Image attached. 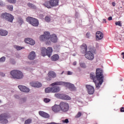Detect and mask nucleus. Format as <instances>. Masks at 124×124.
<instances>
[{
  "label": "nucleus",
  "instance_id": "1",
  "mask_svg": "<svg viewBox=\"0 0 124 124\" xmlns=\"http://www.w3.org/2000/svg\"><path fill=\"white\" fill-rule=\"evenodd\" d=\"M90 78L95 83L96 88H100L103 83V80H104L103 70L100 68H97L96 70V76L94 73H91L90 74Z\"/></svg>",
  "mask_w": 124,
  "mask_h": 124
},
{
  "label": "nucleus",
  "instance_id": "2",
  "mask_svg": "<svg viewBox=\"0 0 124 124\" xmlns=\"http://www.w3.org/2000/svg\"><path fill=\"white\" fill-rule=\"evenodd\" d=\"M40 40L45 42L46 45H50L51 42L56 43L58 42V37L56 34H53L51 35H50V32L46 31L45 32L44 35H42L40 36Z\"/></svg>",
  "mask_w": 124,
  "mask_h": 124
},
{
  "label": "nucleus",
  "instance_id": "3",
  "mask_svg": "<svg viewBox=\"0 0 124 124\" xmlns=\"http://www.w3.org/2000/svg\"><path fill=\"white\" fill-rule=\"evenodd\" d=\"M59 2H60L59 0H49V1L45 2L43 5L46 6V7L47 8L50 9L52 8V7L59 6Z\"/></svg>",
  "mask_w": 124,
  "mask_h": 124
},
{
  "label": "nucleus",
  "instance_id": "4",
  "mask_svg": "<svg viewBox=\"0 0 124 124\" xmlns=\"http://www.w3.org/2000/svg\"><path fill=\"white\" fill-rule=\"evenodd\" d=\"M10 74L14 79H22V78H24V74H23V73L17 70L12 71L10 72Z\"/></svg>",
  "mask_w": 124,
  "mask_h": 124
},
{
  "label": "nucleus",
  "instance_id": "5",
  "mask_svg": "<svg viewBox=\"0 0 124 124\" xmlns=\"http://www.w3.org/2000/svg\"><path fill=\"white\" fill-rule=\"evenodd\" d=\"M64 84V82L62 81H57L50 84L52 89V93H59L61 91V88L59 86H62Z\"/></svg>",
  "mask_w": 124,
  "mask_h": 124
},
{
  "label": "nucleus",
  "instance_id": "6",
  "mask_svg": "<svg viewBox=\"0 0 124 124\" xmlns=\"http://www.w3.org/2000/svg\"><path fill=\"white\" fill-rule=\"evenodd\" d=\"M52 53H53V48L51 47H48L47 49L45 47H42L41 48V54L43 57L48 56V58H50L52 56Z\"/></svg>",
  "mask_w": 124,
  "mask_h": 124
},
{
  "label": "nucleus",
  "instance_id": "7",
  "mask_svg": "<svg viewBox=\"0 0 124 124\" xmlns=\"http://www.w3.org/2000/svg\"><path fill=\"white\" fill-rule=\"evenodd\" d=\"M0 18H1L2 19H4V20H6L10 23H13V20H14V16L11 14L7 13H4L2 14L0 16Z\"/></svg>",
  "mask_w": 124,
  "mask_h": 124
},
{
  "label": "nucleus",
  "instance_id": "8",
  "mask_svg": "<svg viewBox=\"0 0 124 124\" xmlns=\"http://www.w3.org/2000/svg\"><path fill=\"white\" fill-rule=\"evenodd\" d=\"M60 110L62 112H67L69 110V104L65 102H61L59 104Z\"/></svg>",
  "mask_w": 124,
  "mask_h": 124
},
{
  "label": "nucleus",
  "instance_id": "9",
  "mask_svg": "<svg viewBox=\"0 0 124 124\" xmlns=\"http://www.w3.org/2000/svg\"><path fill=\"white\" fill-rule=\"evenodd\" d=\"M10 118V115L7 113H3L0 115V123L1 124H7L8 120L7 119Z\"/></svg>",
  "mask_w": 124,
  "mask_h": 124
},
{
  "label": "nucleus",
  "instance_id": "10",
  "mask_svg": "<svg viewBox=\"0 0 124 124\" xmlns=\"http://www.w3.org/2000/svg\"><path fill=\"white\" fill-rule=\"evenodd\" d=\"M27 22H28V23H30L32 26H33L34 27H38V20L33 17H28L26 18Z\"/></svg>",
  "mask_w": 124,
  "mask_h": 124
},
{
  "label": "nucleus",
  "instance_id": "11",
  "mask_svg": "<svg viewBox=\"0 0 124 124\" xmlns=\"http://www.w3.org/2000/svg\"><path fill=\"white\" fill-rule=\"evenodd\" d=\"M85 58L89 61H93L94 59V56L92 52L88 51L84 55Z\"/></svg>",
  "mask_w": 124,
  "mask_h": 124
},
{
  "label": "nucleus",
  "instance_id": "12",
  "mask_svg": "<svg viewBox=\"0 0 124 124\" xmlns=\"http://www.w3.org/2000/svg\"><path fill=\"white\" fill-rule=\"evenodd\" d=\"M103 33L100 31H97L96 32V40H101L103 38Z\"/></svg>",
  "mask_w": 124,
  "mask_h": 124
},
{
  "label": "nucleus",
  "instance_id": "13",
  "mask_svg": "<svg viewBox=\"0 0 124 124\" xmlns=\"http://www.w3.org/2000/svg\"><path fill=\"white\" fill-rule=\"evenodd\" d=\"M18 88L21 92H23V93H29V92H30V89L28 88L26 86L19 85Z\"/></svg>",
  "mask_w": 124,
  "mask_h": 124
},
{
  "label": "nucleus",
  "instance_id": "14",
  "mask_svg": "<svg viewBox=\"0 0 124 124\" xmlns=\"http://www.w3.org/2000/svg\"><path fill=\"white\" fill-rule=\"evenodd\" d=\"M86 88L88 89V93L89 94H93L94 93V88L91 85H86Z\"/></svg>",
  "mask_w": 124,
  "mask_h": 124
},
{
  "label": "nucleus",
  "instance_id": "15",
  "mask_svg": "<svg viewBox=\"0 0 124 124\" xmlns=\"http://www.w3.org/2000/svg\"><path fill=\"white\" fill-rule=\"evenodd\" d=\"M30 85L34 88H41L42 86V84L39 82H31L30 83Z\"/></svg>",
  "mask_w": 124,
  "mask_h": 124
},
{
  "label": "nucleus",
  "instance_id": "16",
  "mask_svg": "<svg viewBox=\"0 0 124 124\" xmlns=\"http://www.w3.org/2000/svg\"><path fill=\"white\" fill-rule=\"evenodd\" d=\"M63 85L66 86V87H68V88L70 90V91H75L76 90V88L75 86L72 84H70L69 83H64Z\"/></svg>",
  "mask_w": 124,
  "mask_h": 124
},
{
  "label": "nucleus",
  "instance_id": "17",
  "mask_svg": "<svg viewBox=\"0 0 124 124\" xmlns=\"http://www.w3.org/2000/svg\"><path fill=\"white\" fill-rule=\"evenodd\" d=\"M52 110L55 112V113H58L61 112V108L60 105H55L52 107Z\"/></svg>",
  "mask_w": 124,
  "mask_h": 124
},
{
  "label": "nucleus",
  "instance_id": "18",
  "mask_svg": "<svg viewBox=\"0 0 124 124\" xmlns=\"http://www.w3.org/2000/svg\"><path fill=\"white\" fill-rule=\"evenodd\" d=\"M25 42L28 44H30V45H34V44H35L34 40L30 38L25 39Z\"/></svg>",
  "mask_w": 124,
  "mask_h": 124
},
{
  "label": "nucleus",
  "instance_id": "19",
  "mask_svg": "<svg viewBox=\"0 0 124 124\" xmlns=\"http://www.w3.org/2000/svg\"><path fill=\"white\" fill-rule=\"evenodd\" d=\"M81 54H86V53L87 52V50H88V46H87V45L83 44L81 46Z\"/></svg>",
  "mask_w": 124,
  "mask_h": 124
},
{
  "label": "nucleus",
  "instance_id": "20",
  "mask_svg": "<svg viewBox=\"0 0 124 124\" xmlns=\"http://www.w3.org/2000/svg\"><path fill=\"white\" fill-rule=\"evenodd\" d=\"M35 52L34 51H31L28 56V59L31 61H32V60L35 59Z\"/></svg>",
  "mask_w": 124,
  "mask_h": 124
},
{
  "label": "nucleus",
  "instance_id": "21",
  "mask_svg": "<svg viewBox=\"0 0 124 124\" xmlns=\"http://www.w3.org/2000/svg\"><path fill=\"white\" fill-rule=\"evenodd\" d=\"M39 114L40 115V116H41V117H43V118H48L50 117V115H49V114L44 111H39Z\"/></svg>",
  "mask_w": 124,
  "mask_h": 124
},
{
  "label": "nucleus",
  "instance_id": "22",
  "mask_svg": "<svg viewBox=\"0 0 124 124\" xmlns=\"http://www.w3.org/2000/svg\"><path fill=\"white\" fill-rule=\"evenodd\" d=\"M8 34V31L2 29H0V35L1 36H6Z\"/></svg>",
  "mask_w": 124,
  "mask_h": 124
},
{
  "label": "nucleus",
  "instance_id": "23",
  "mask_svg": "<svg viewBox=\"0 0 124 124\" xmlns=\"http://www.w3.org/2000/svg\"><path fill=\"white\" fill-rule=\"evenodd\" d=\"M48 76L49 78H56L57 75L54 71H50L48 73Z\"/></svg>",
  "mask_w": 124,
  "mask_h": 124
},
{
  "label": "nucleus",
  "instance_id": "24",
  "mask_svg": "<svg viewBox=\"0 0 124 124\" xmlns=\"http://www.w3.org/2000/svg\"><path fill=\"white\" fill-rule=\"evenodd\" d=\"M60 59V56L58 54H54L51 57V60L52 62H57Z\"/></svg>",
  "mask_w": 124,
  "mask_h": 124
},
{
  "label": "nucleus",
  "instance_id": "25",
  "mask_svg": "<svg viewBox=\"0 0 124 124\" xmlns=\"http://www.w3.org/2000/svg\"><path fill=\"white\" fill-rule=\"evenodd\" d=\"M61 99H63L64 100H70L71 98L65 94H62Z\"/></svg>",
  "mask_w": 124,
  "mask_h": 124
},
{
  "label": "nucleus",
  "instance_id": "26",
  "mask_svg": "<svg viewBox=\"0 0 124 124\" xmlns=\"http://www.w3.org/2000/svg\"><path fill=\"white\" fill-rule=\"evenodd\" d=\"M46 93H53L52 87H47L45 89V90Z\"/></svg>",
  "mask_w": 124,
  "mask_h": 124
},
{
  "label": "nucleus",
  "instance_id": "27",
  "mask_svg": "<svg viewBox=\"0 0 124 124\" xmlns=\"http://www.w3.org/2000/svg\"><path fill=\"white\" fill-rule=\"evenodd\" d=\"M27 5L29 6V7H30V8H31L32 9H36V6H35V5H33V4L31 3H28Z\"/></svg>",
  "mask_w": 124,
  "mask_h": 124
},
{
  "label": "nucleus",
  "instance_id": "28",
  "mask_svg": "<svg viewBox=\"0 0 124 124\" xmlns=\"http://www.w3.org/2000/svg\"><path fill=\"white\" fill-rule=\"evenodd\" d=\"M45 21H46V22H47V23L51 22V16H46L45 17Z\"/></svg>",
  "mask_w": 124,
  "mask_h": 124
},
{
  "label": "nucleus",
  "instance_id": "29",
  "mask_svg": "<svg viewBox=\"0 0 124 124\" xmlns=\"http://www.w3.org/2000/svg\"><path fill=\"white\" fill-rule=\"evenodd\" d=\"M82 115H83V114L82 113V112H81V111H79L77 115L75 116V118L76 119H79V118H80V117H81V116H82Z\"/></svg>",
  "mask_w": 124,
  "mask_h": 124
},
{
  "label": "nucleus",
  "instance_id": "30",
  "mask_svg": "<svg viewBox=\"0 0 124 124\" xmlns=\"http://www.w3.org/2000/svg\"><path fill=\"white\" fill-rule=\"evenodd\" d=\"M31 119H27V120H26L25 121V123L24 124H31Z\"/></svg>",
  "mask_w": 124,
  "mask_h": 124
},
{
  "label": "nucleus",
  "instance_id": "31",
  "mask_svg": "<svg viewBox=\"0 0 124 124\" xmlns=\"http://www.w3.org/2000/svg\"><path fill=\"white\" fill-rule=\"evenodd\" d=\"M7 9L8 10H10V11H13V5H8L7 6Z\"/></svg>",
  "mask_w": 124,
  "mask_h": 124
},
{
  "label": "nucleus",
  "instance_id": "32",
  "mask_svg": "<svg viewBox=\"0 0 124 124\" xmlns=\"http://www.w3.org/2000/svg\"><path fill=\"white\" fill-rule=\"evenodd\" d=\"M8 2H9V3H12L13 4L16 3V0H7Z\"/></svg>",
  "mask_w": 124,
  "mask_h": 124
},
{
  "label": "nucleus",
  "instance_id": "33",
  "mask_svg": "<svg viewBox=\"0 0 124 124\" xmlns=\"http://www.w3.org/2000/svg\"><path fill=\"white\" fill-rule=\"evenodd\" d=\"M62 94H61V93H55V96H56V97H58V98L62 99Z\"/></svg>",
  "mask_w": 124,
  "mask_h": 124
},
{
  "label": "nucleus",
  "instance_id": "34",
  "mask_svg": "<svg viewBox=\"0 0 124 124\" xmlns=\"http://www.w3.org/2000/svg\"><path fill=\"white\" fill-rule=\"evenodd\" d=\"M44 102H46V103H48V102H50L51 101V100L49 98H46L44 99Z\"/></svg>",
  "mask_w": 124,
  "mask_h": 124
},
{
  "label": "nucleus",
  "instance_id": "35",
  "mask_svg": "<svg viewBox=\"0 0 124 124\" xmlns=\"http://www.w3.org/2000/svg\"><path fill=\"white\" fill-rule=\"evenodd\" d=\"M15 48L16 49V50H17L18 51L20 50H22V49H23V47L20 46H15Z\"/></svg>",
  "mask_w": 124,
  "mask_h": 124
},
{
  "label": "nucleus",
  "instance_id": "36",
  "mask_svg": "<svg viewBox=\"0 0 124 124\" xmlns=\"http://www.w3.org/2000/svg\"><path fill=\"white\" fill-rule=\"evenodd\" d=\"M62 123L63 124H68V123H69V121H68V119H66L64 120H62Z\"/></svg>",
  "mask_w": 124,
  "mask_h": 124
},
{
  "label": "nucleus",
  "instance_id": "37",
  "mask_svg": "<svg viewBox=\"0 0 124 124\" xmlns=\"http://www.w3.org/2000/svg\"><path fill=\"white\" fill-rule=\"evenodd\" d=\"M5 62V57H2L1 58H0V62Z\"/></svg>",
  "mask_w": 124,
  "mask_h": 124
},
{
  "label": "nucleus",
  "instance_id": "38",
  "mask_svg": "<svg viewBox=\"0 0 124 124\" xmlns=\"http://www.w3.org/2000/svg\"><path fill=\"white\" fill-rule=\"evenodd\" d=\"M116 26H119V27H122V23L121 21H117L115 22Z\"/></svg>",
  "mask_w": 124,
  "mask_h": 124
},
{
  "label": "nucleus",
  "instance_id": "39",
  "mask_svg": "<svg viewBox=\"0 0 124 124\" xmlns=\"http://www.w3.org/2000/svg\"><path fill=\"white\" fill-rule=\"evenodd\" d=\"M80 66L81 67H83V68H86V64L85 63H80Z\"/></svg>",
  "mask_w": 124,
  "mask_h": 124
},
{
  "label": "nucleus",
  "instance_id": "40",
  "mask_svg": "<svg viewBox=\"0 0 124 124\" xmlns=\"http://www.w3.org/2000/svg\"><path fill=\"white\" fill-rule=\"evenodd\" d=\"M18 23L22 24L23 23H24V20H23V19L19 18H18Z\"/></svg>",
  "mask_w": 124,
  "mask_h": 124
},
{
  "label": "nucleus",
  "instance_id": "41",
  "mask_svg": "<svg viewBox=\"0 0 124 124\" xmlns=\"http://www.w3.org/2000/svg\"><path fill=\"white\" fill-rule=\"evenodd\" d=\"M90 36H91V34H90V32H87L86 33V37L87 38H90Z\"/></svg>",
  "mask_w": 124,
  "mask_h": 124
},
{
  "label": "nucleus",
  "instance_id": "42",
  "mask_svg": "<svg viewBox=\"0 0 124 124\" xmlns=\"http://www.w3.org/2000/svg\"><path fill=\"white\" fill-rule=\"evenodd\" d=\"M0 76H2V77H4V76H5V74L2 72H0Z\"/></svg>",
  "mask_w": 124,
  "mask_h": 124
},
{
  "label": "nucleus",
  "instance_id": "43",
  "mask_svg": "<svg viewBox=\"0 0 124 124\" xmlns=\"http://www.w3.org/2000/svg\"><path fill=\"white\" fill-rule=\"evenodd\" d=\"M120 112H124V107H122L120 109Z\"/></svg>",
  "mask_w": 124,
  "mask_h": 124
},
{
  "label": "nucleus",
  "instance_id": "44",
  "mask_svg": "<svg viewBox=\"0 0 124 124\" xmlns=\"http://www.w3.org/2000/svg\"><path fill=\"white\" fill-rule=\"evenodd\" d=\"M67 75H72V72H70V71H68L67 72Z\"/></svg>",
  "mask_w": 124,
  "mask_h": 124
},
{
  "label": "nucleus",
  "instance_id": "45",
  "mask_svg": "<svg viewBox=\"0 0 124 124\" xmlns=\"http://www.w3.org/2000/svg\"><path fill=\"white\" fill-rule=\"evenodd\" d=\"M2 5H3V2L2 1L0 0V6H2Z\"/></svg>",
  "mask_w": 124,
  "mask_h": 124
},
{
  "label": "nucleus",
  "instance_id": "46",
  "mask_svg": "<svg viewBox=\"0 0 124 124\" xmlns=\"http://www.w3.org/2000/svg\"><path fill=\"white\" fill-rule=\"evenodd\" d=\"M108 21H111V20H112V16H109V17H108Z\"/></svg>",
  "mask_w": 124,
  "mask_h": 124
},
{
  "label": "nucleus",
  "instance_id": "47",
  "mask_svg": "<svg viewBox=\"0 0 124 124\" xmlns=\"http://www.w3.org/2000/svg\"><path fill=\"white\" fill-rule=\"evenodd\" d=\"M26 100H27V99L26 98H23L22 99V101H23V102H25Z\"/></svg>",
  "mask_w": 124,
  "mask_h": 124
},
{
  "label": "nucleus",
  "instance_id": "48",
  "mask_svg": "<svg viewBox=\"0 0 124 124\" xmlns=\"http://www.w3.org/2000/svg\"><path fill=\"white\" fill-rule=\"evenodd\" d=\"M76 64H77V62H74L73 63V65H76Z\"/></svg>",
  "mask_w": 124,
  "mask_h": 124
},
{
  "label": "nucleus",
  "instance_id": "49",
  "mask_svg": "<svg viewBox=\"0 0 124 124\" xmlns=\"http://www.w3.org/2000/svg\"><path fill=\"white\" fill-rule=\"evenodd\" d=\"M121 55L123 56V59H124V52H122Z\"/></svg>",
  "mask_w": 124,
  "mask_h": 124
},
{
  "label": "nucleus",
  "instance_id": "50",
  "mask_svg": "<svg viewBox=\"0 0 124 124\" xmlns=\"http://www.w3.org/2000/svg\"><path fill=\"white\" fill-rule=\"evenodd\" d=\"M112 4L113 6H116V3H115V2H112Z\"/></svg>",
  "mask_w": 124,
  "mask_h": 124
},
{
  "label": "nucleus",
  "instance_id": "51",
  "mask_svg": "<svg viewBox=\"0 0 124 124\" xmlns=\"http://www.w3.org/2000/svg\"><path fill=\"white\" fill-rule=\"evenodd\" d=\"M103 23H107V22H106V19H103Z\"/></svg>",
  "mask_w": 124,
  "mask_h": 124
},
{
  "label": "nucleus",
  "instance_id": "52",
  "mask_svg": "<svg viewBox=\"0 0 124 124\" xmlns=\"http://www.w3.org/2000/svg\"><path fill=\"white\" fill-rule=\"evenodd\" d=\"M61 74H63V71L61 73Z\"/></svg>",
  "mask_w": 124,
  "mask_h": 124
},
{
  "label": "nucleus",
  "instance_id": "53",
  "mask_svg": "<svg viewBox=\"0 0 124 124\" xmlns=\"http://www.w3.org/2000/svg\"><path fill=\"white\" fill-rule=\"evenodd\" d=\"M0 103H1V100H0Z\"/></svg>",
  "mask_w": 124,
  "mask_h": 124
},
{
  "label": "nucleus",
  "instance_id": "54",
  "mask_svg": "<svg viewBox=\"0 0 124 124\" xmlns=\"http://www.w3.org/2000/svg\"><path fill=\"white\" fill-rule=\"evenodd\" d=\"M120 8H123V7H120Z\"/></svg>",
  "mask_w": 124,
  "mask_h": 124
}]
</instances>
